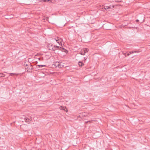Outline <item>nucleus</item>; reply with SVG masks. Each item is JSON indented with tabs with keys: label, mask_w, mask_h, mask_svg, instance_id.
Instances as JSON below:
<instances>
[{
	"label": "nucleus",
	"mask_w": 150,
	"mask_h": 150,
	"mask_svg": "<svg viewBox=\"0 0 150 150\" xmlns=\"http://www.w3.org/2000/svg\"><path fill=\"white\" fill-rule=\"evenodd\" d=\"M78 64L79 67H81L84 65L81 62L79 61L78 62Z\"/></svg>",
	"instance_id": "nucleus-6"
},
{
	"label": "nucleus",
	"mask_w": 150,
	"mask_h": 150,
	"mask_svg": "<svg viewBox=\"0 0 150 150\" xmlns=\"http://www.w3.org/2000/svg\"><path fill=\"white\" fill-rule=\"evenodd\" d=\"M54 39L59 45H60V44H62L61 43L62 40L61 38L58 37H57L55 39Z\"/></svg>",
	"instance_id": "nucleus-4"
},
{
	"label": "nucleus",
	"mask_w": 150,
	"mask_h": 150,
	"mask_svg": "<svg viewBox=\"0 0 150 150\" xmlns=\"http://www.w3.org/2000/svg\"><path fill=\"white\" fill-rule=\"evenodd\" d=\"M9 74H10L9 75V76H13V75H18V74L12 73H9Z\"/></svg>",
	"instance_id": "nucleus-8"
},
{
	"label": "nucleus",
	"mask_w": 150,
	"mask_h": 150,
	"mask_svg": "<svg viewBox=\"0 0 150 150\" xmlns=\"http://www.w3.org/2000/svg\"><path fill=\"white\" fill-rule=\"evenodd\" d=\"M139 20H138V19H137V20H136V21L137 22H139Z\"/></svg>",
	"instance_id": "nucleus-16"
},
{
	"label": "nucleus",
	"mask_w": 150,
	"mask_h": 150,
	"mask_svg": "<svg viewBox=\"0 0 150 150\" xmlns=\"http://www.w3.org/2000/svg\"><path fill=\"white\" fill-rule=\"evenodd\" d=\"M133 53H138L139 52L138 51H133Z\"/></svg>",
	"instance_id": "nucleus-11"
},
{
	"label": "nucleus",
	"mask_w": 150,
	"mask_h": 150,
	"mask_svg": "<svg viewBox=\"0 0 150 150\" xmlns=\"http://www.w3.org/2000/svg\"><path fill=\"white\" fill-rule=\"evenodd\" d=\"M38 59H39V60H40V58H39Z\"/></svg>",
	"instance_id": "nucleus-18"
},
{
	"label": "nucleus",
	"mask_w": 150,
	"mask_h": 150,
	"mask_svg": "<svg viewBox=\"0 0 150 150\" xmlns=\"http://www.w3.org/2000/svg\"><path fill=\"white\" fill-rule=\"evenodd\" d=\"M24 120L25 122L29 124L31 122V120L27 117H25L24 118Z\"/></svg>",
	"instance_id": "nucleus-5"
},
{
	"label": "nucleus",
	"mask_w": 150,
	"mask_h": 150,
	"mask_svg": "<svg viewBox=\"0 0 150 150\" xmlns=\"http://www.w3.org/2000/svg\"><path fill=\"white\" fill-rule=\"evenodd\" d=\"M38 66L40 67H42L45 66V65H38Z\"/></svg>",
	"instance_id": "nucleus-12"
},
{
	"label": "nucleus",
	"mask_w": 150,
	"mask_h": 150,
	"mask_svg": "<svg viewBox=\"0 0 150 150\" xmlns=\"http://www.w3.org/2000/svg\"><path fill=\"white\" fill-rule=\"evenodd\" d=\"M31 69H32V68H31V70H30V71H29V72L31 70Z\"/></svg>",
	"instance_id": "nucleus-17"
},
{
	"label": "nucleus",
	"mask_w": 150,
	"mask_h": 150,
	"mask_svg": "<svg viewBox=\"0 0 150 150\" xmlns=\"http://www.w3.org/2000/svg\"><path fill=\"white\" fill-rule=\"evenodd\" d=\"M127 56H128L130 54L129 53H127Z\"/></svg>",
	"instance_id": "nucleus-15"
},
{
	"label": "nucleus",
	"mask_w": 150,
	"mask_h": 150,
	"mask_svg": "<svg viewBox=\"0 0 150 150\" xmlns=\"http://www.w3.org/2000/svg\"><path fill=\"white\" fill-rule=\"evenodd\" d=\"M109 7V9H112L114 8L115 7V5H110L109 6H108Z\"/></svg>",
	"instance_id": "nucleus-7"
},
{
	"label": "nucleus",
	"mask_w": 150,
	"mask_h": 150,
	"mask_svg": "<svg viewBox=\"0 0 150 150\" xmlns=\"http://www.w3.org/2000/svg\"><path fill=\"white\" fill-rule=\"evenodd\" d=\"M129 53L130 54H132V53H133V51H130V52H129Z\"/></svg>",
	"instance_id": "nucleus-14"
},
{
	"label": "nucleus",
	"mask_w": 150,
	"mask_h": 150,
	"mask_svg": "<svg viewBox=\"0 0 150 150\" xmlns=\"http://www.w3.org/2000/svg\"><path fill=\"white\" fill-rule=\"evenodd\" d=\"M105 9H109L108 6H105Z\"/></svg>",
	"instance_id": "nucleus-10"
},
{
	"label": "nucleus",
	"mask_w": 150,
	"mask_h": 150,
	"mask_svg": "<svg viewBox=\"0 0 150 150\" xmlns=\"http://www.w3.org/2000/svg\"><path fill=\"white\" fill-rule=\"evenodd\" d=\"M5 74H4L3 73H0V77H5Z\"/></svg>",
	"instance_id": "nucleus-9"
},
{
	"label": "nucleus",
	"mask_w": 150,
	"mask_h": 150,
	"mask_svg": "<svg viewBox=\"0 0 150 150\" xmlns=\"http://www.w3.org/2000/svg\"><path fill=\"white\" fill-rule=\"evenodd\" d=\"M88 50V48H85L81 50V51L80 52V54L82 55H84L87 52Z\"/></svg>",
	"instance_id": "nucleus-3"
},
{
	"label": "nucleus",
	"mask_w": 150,
	"mask_h": 150,
	"mask_svg": "<svg viewBox=\"0 0 150 150\" xmlns=\"http://www.w3.org/2000/svg\"><path fill=\"white\" fill-rule=\"evenodd\" d=\"M54 65L56 67H58L59 68H62L63 67V65L61 62H56L54 63Z\"/></svg>",
	"instance_id": "nucleus-2"
},
{
	"label": "nucleus",
	"mask_w": 150,
	"mask_h": 150,
	"mask_svg": "<svg viewBox=\"0 0 150 150\" xmlns=\"http://www.w3.org/2000/svg\"><path fill=\"white\" fill-rule=\"evenodd\" d=\"M50 0H43V1L45 2H46L47 1H49Z\"/></svg>",
	"instance_id": "nucleus-13"
},
{
	"label": "nucleus",
	"mask_w": 150,
	"mask_h": 150,
	"mask_svg": "<svg viewBox=\"0 0 150 150\" xmlns=\"http://www.w3.org/2000/svg\"><path fill=\"white\" fill-rule=\"evenodd\" d=\"M47 47L48 49L50 50H52L54 51L56 50H59L62 51H63L64 50V48H62L59 46L54 45L51 44H49L47 45Z\"/></svg>",
	"instance_id": "nucleus-1"
}]
</instances>
